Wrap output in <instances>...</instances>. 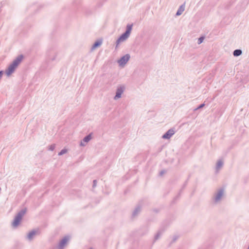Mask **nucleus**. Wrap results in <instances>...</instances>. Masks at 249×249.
<instances>
[{
    "mask_svg": "<svg viewBox=\"0 0 249 249\" xmlns=\"http://www.w3.org/2000/svg\"><path fill=\"white\" fill-rule=\"evenodd\" d=\"M203 106H204V104H202V105H200V106L199 107V108L202 107Z\"/></svg>",
    "mask_w": 249,
    "mask_h": 249,
    "instance_id": "19",
    "label": "nucleus"
},
{
    "mask_svg": "<svg viewBox=\"0 0 249 249\" xmlns=\"http://www.w3.org/2000/svg\"><path fill=\"white\" fill-rule=\"evenodd\" d=\"M203 39H204V37H200L198 39V44L201 43L203 42Z\"/></svg>",
    "mask_w": 249,
    "mask_h": 249,
    "instance_id": "16",
    "label": "nucleus"
},
{
    "mask_svg": "<svg viewBox=\"0 0 249 249\" xmlns=\"http://www.w3.org/2000/svg\"><path fill=\"white\" fill-rule=\"evenodd\" d=\"M81 144V145H82V146H83V145H84V144L83 143V142H81V144Z\"/></svg>",
    "mask_w": 249,
    "mask_h": 249,
    "instance_id": "20",
    "label": "nucleus"
},
{
    "mask_svg": "<svg viewBox=\"0 0 249 249\" xmlns=\"http://www.w3.org/2000/svg\"><path fill=\"white\" fill-rule=\"evenodd\" d=\"M222 195V192H219V194H218L217 196L216 197V200H218L220 198V197Z\"/></svg>",
    "mask_w": 249,
    "mask_h": 249,
    "instance_id": "15",
    "label": "nucleus"
},
{
    "mask_svg": "<svg viewBox=\"0 0 249 249\" xmlns=\"http://www.w3.org/2000/svg\"><path fill=\"white\" fill-rule=\"evenodd\" d=\"M132 25H128L127 26V30L125 32L127 34H128L129 35H130L131 30H132Z\"/></svg>",
    "mask_w": 249,
    "mask_h": 249,
    "instance_id": "10",
    "label": "nucleus"
},
{
    "mask_svg": "<svg viewBox=\"0 0 249 249\" xmlns=\"http://www.w3.org/2000/svg\"><path fill=\"white\" fill-rule=\"evenodd\" d=\"M223 164V163L222 161H218V162L217 163V167L218 168H220Z\"/></svg>",
    "mask_w": 249,
    "mask_h": 249,
    "instance_id": "17",
    "label": "nucleus"
},
{
    "mask_svg": "<svg viewBox=\"0 0 249 249\" xmlns=\"http://www.w3.org/2000/svg\"><path fill=\"white\" fill-rule=\"evenodd\" d=\"M242 53V51L240 50H236L233 52V55L237 56L240 55Z\"/></svg>",
    "mask_w": 249,
    "mask_h": 249,
    "instance_id": "11",
    "label": "nucleus"
},
{
    "mask_svg": "<svg viewBox=\"0 0 249 249\" xmlns=\"http://www.w3.org/2000/svg\"><path fill=\"white\" fill-rule=\"evenodd\" d=\"M35 234H36V232L35 231H32L30 232L28 235V238L29 239H31L32 238L33 236L34 235H35Z\"/></svg>",
    "mask_w": 249,
    "mask_h": 249,
    "instance_id": "13",
    "label": "nucleus"
},
{
    "mask_svg": "<svg viewBox=\"0 0 249 249\" xmlns=\"http://www.w3.org/2000/svg\"><path fill=\"white\" fill-rule=\"evenodd\" d=\"M124 88L120 87L117 89L116 96H115V99H117L121 97V95L123 92Z\"/></svg>",
    "mask_w": 249,
    "mask_h": 249,
    "instance_id": "6",
    "label": "nucleus"
},
{
    "mask_svg": "<svg viewBox=\"0 0 249 249\" xmlns=\"http://www.w3.org/2000/svg\"><path fill=\"white\" fill-rule=\"evenodd\" d=\"M130 58V56L128 54H126L122 57L119 61L118 63L120 65L123 66L126 63Z\"/></svg>",
    "mask_w": 249,
    "mask_h": 249,
    "instance_id": "3",
    "label": "nucleus"
},
{
    "mask_svg": "<svg viewBox=\"0 0 249 249\" xmlns=\"http://www.w3.org/2000/svg\"><path fill=\"white\" fill-rule=\"evenodd\" d=\"M67 152V149H64L61 151L59 153V155H62L65 153H66Z\"/></svg>",
    "mask_w": 249,
    "mask_h": 249,
    "instance_id": "14",
    "label": "nucleus"
},
{
    "mask_svg": "<svg viewBox=\"0 0 249 249\" xmlns=\"http://www.w3.org/2000/svg\"><path fill=\"white\" fill-rule=\"evenodd\" d=\"M91 139V135L89 134L88 136L86 137L84 140L83 141L84 142H88L90 139Z\"/></svg>",
    "mask_w": 249,
    "mask_h": 249,
    "instance_id": "12",
    "label": "nucleus"
},
{
    "mask_svg": "<svg viewBox=\"0 0 249 249\" xmlns=\"http://www.w3.org/2000/svg\"><path fill=\"white\" fill-rule=\"evenodd\" d=\"M54 145H52L51 146V150H53L54 149Z\"/></svg>",
    "mask_w": 249,
    "mask_h": 249,
    "instance_id": "18",
    "label": "nucleus"
},
{
    "mask_svg": "<svg viewBox=\"0 0 249 249\" xmlns=\"http://www.w3.org/2000/svg\"><path fill=\"white\" fill-rule=\"evenodd\" d=\"M68 241V239L67 238H64L60 243V247L61 248H63L64 245L67 243Z\"/></svg>",
    "mask_w": 249,
    "mask_h": 249,
    "instance_id": "8",
    "label": "nucleus"
},
{
    "mask_svg": "<svg viewBox=\"0 0 249 249\" xmlns=\"http://www.w3.org/2000/svg\"><path fill=\"white\" fill-rule=\"evenodd\" d=\"M23 58V57L22 55L18 56L17 58L9 66L6 71V74L8 76L10 75L11 74L14 72L15 69L22 60Z\"/></svg>",
    "mask_w": 249,
    "mask_h": 249,
    "instance_id": "1",
    "label": "nucleus"
},
{
    "mask_svg": "<svg viewBox=\"0 0 249 249\" xmlns=\"http://www.w3.org/2000/svg\"><path fill=\"white\" fill-rule=\"evenodd\" d=\"M94 184H96V182H95V180L94 181Z\"/></svg>",
    "mask_w": 249,
    "mask_h": 249,
    "instance_id": "21",
    "label": "nucleus"
},
{
    "mask_svg": "<svg viewBox=\"0 0 249 249\" xmlns=\"http://www.w3.org/2000/svg\"><path fill=\"white\" fill-rule=\"evenodd\" d=\"M184 9H185L184 4L182 5L179 7L177 13V15H178V16L180 15L182 13V12L184 11Z\"/></svg>",
    "mask_w": 249,
    "mask_h": 249,
    "instance_id": "7",
    "label": "nucleus"
},
{
    "mask_svg": "<svg viewBox=\"0 0 249 249\" xmlns=\"http://www.w3.org/2000/svg\"><path fill=\"white\" fill-rule=\"evenodd\" d=\"M129 36V35L128 34H127L125 32V33L123 34L118 39V40H117V43L119 44V42L125 40L127 38H128Z\"/></svg>",
    "mask_w": 249,
    "mask_h": 249,
    "instance_id": "5",
    "label": "nucleus"
},
{
    "mask_svg": "<svg viewBox=\"0 0 249 249\" xmlns=\"http://www.w3.org/2000/svg\"><path fill=\"white\" fill-rule=\"evenodd\" d=\"M25 213V212H21L18 213L13 222V226L14 227H17L19 224Z\"/></svg>",
    "mask_w": 249,
    "mask_h": 249,
    "instance_id": "2",
    "label": "nucleus"
},
{
    "mask_svg": "<svg viewBox=\"0 0 249 249\" xmlns=\"http://www.w3.org/2000/svg\"><path fill=\"white\" fill-rule=\"evenodd\" d=\"M175 132L172 129L169 130L164 135H163V139H169L174 134Z\"/></svg>",
    "mask_w": 249,
    "mask_h": 249,
    "instance_id": "4",
    "label": "nucleus"
},
{
    "mask_svg": "<svg viewBox=\"0 0 249 249\" xmlns=\"http://www.w3.org/2000/svg\"><path fill=\"white\" fill-rule=\"evenodd\" d=\"M102 43V40H99V41H96L94 44V45H93L92 46V49H95L96 48L100 46L101 44Z\"/></svg>",
    "mask_w": 249,
    "mask_h": 249,
    "instance_id": "9",
    "label": "nucleus"
}]
</instances>
